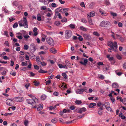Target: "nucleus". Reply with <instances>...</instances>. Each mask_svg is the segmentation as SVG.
Wrapping results in <instances>:
<instances>
[{
    "label": "nucleus",
    "instance_id": "nucleus-1",
    "mask_svg": "<svg viewBox=\"0 0 126 126\" xmlns=\"http://www.w3.org/2000/svg\"><path fill=\"white\" fill-rule=\"evenodd\" d=\"M28 96L31 97L32 99H28L26 100L27 103L29 104L33 105L32 108L33 109L36 108V103L38 102V99L33 95L30 94L28 95Z\"/></svg>",
    "mask_w": 126,
    "mask_h": 126
},
{
    "label": "nucleus",
    "instance_id": "nucleus-2",
    "mask_svg": "<svg viewBox=\"0 0 126 126\" xmlns=\"http://www.w3.org/2000/svg\"><path fill=\"white\" fill-rule=\"evenodd\" d=\"M107 45L110 46L112 50L115 52L118 51V45L117 43L114 41V42L109 41H108L107 44Z\"/></svg>",
    "mask_w": 126,
    "mask_h": 126
},
{
    "label": "nucleus",
    "instance_id": "nucleus-3",
    "mask_svg": "<svg viewBox=\"0 0 126 126\" xmlns=\"http://www.w3.org/2000/svg\"><path fill=\"white\" fill-rule=\"evenodd\" d=\"M18 22L20 26L21 27L23 26L25 28H28V26L26 17H24L23 19L21 20L20 21H19Z\"/></svg>",
    "mask_w": 126,
    "mask_h": 126
},
{
    "label": "nucleus",
    "instance_id": "nucleus-4",
    "mask_svg": "<svg viewBox=\"0 0 126 126\" xmlns=\"http://www.w3.org/2000/svg\"><path fill=\"white\" fill-rule=\"evenodd\" d=\"M47 43L50 46H53L54 45V42L53 39L51 37H48L46 39Z\"/></svg>",
    "mask_w": 126,
    "mask_h": 126
},
{
    "label": "nucleus",
    "instance_id": "nucleus-5",
    "mask_svg": "<svg viewBox=\"0 0 126 126\" xmlns=\"http://www.w3.org/2000/svg\"><path fill=\"white\" fill-rule=\"evenodd\" d=\"M72 35V32L69 30L66 31L65 34V38L66 39H69L71 37Z\"/></svg>",
    "mask_w": 126,
    "mask_h": 126
},
{
    "label": "nucleus",
    "instance_id": "nucleus-6",
    "mask_svg": "<svg viewBox=\"0 0 126 126\" xmlns=\"http://www.w3.org/2000/svg\"><path fill=\"white\" fill-rule=\"evenodd\" d=\"M110 24V22L108 21H103L100 23V26L102 27H106Z\"/></svg>",
    "mask_w": 126,
    "mask_h": 126
},
{
    "label": "nucleus",
    "instance_id": "nucleus-7",
    "mask_svg": "<svg viewBox=\"0 0 126 126\" xmlns=\"http://www.w3.org/2000/svg\"><path fill=\"white\" fill-rule=\"evenodd\" d=\"M6 104L9 106H12L14 104V102L12 99H7L6 101Z\"/></svg>",
    "mask_w": 126,
    "mask_h": 126
},
{
    "label": "nucleus",
    "instance_id": "nucleus-8",
    "mask_svg": "<svg viewBox=\"0 0 126 126\" xmlns=\"http://www.w3.org/2000/svg\"><path fill=\"white\" fill-rule=\"evenodd\" d=\"M60 8H58L57 9V10H58L59 12H60L62 13H64L67 12L69 10V9L68 8H61L59 9Z\"/></svg>",
    "mask_w": 126,
    "mask_h": 126
},
{
    "label": "nucleus",
    "instance_id": "nucleus-9",
    "mask_svg": "<svg viewBox=\"0 0 126 126\" xmlns=\"http://www.w3.org/2000/svg\"><path fill=\"white\" fill-rule=\"evenodd\" d=\"M83 36L86 40H90L91 39V37L89 34H83Z\"/></svg>",
    "mask_w": 126,
    "mask_h": 126
},
{
    "label": "nucleus",
    "instance_id": "nucleus-10",
    "mask_svg": "<svg viewBox=\"0 0 126 126\" xmlns=\"http://www.w3.org/2000/svg\"><path fill=\"white\" fill-rule=\"evenodd\" d=\"M15 101L17 102H21L24 100V98L22 97H17L15 98Z\"/></svg>",
    "mask_w": 126,
    "mask_h": 126
},
{
    "label": "nucleus",
    "instance_id": "nucleus-11",
    "mask_svg": "<svg viewBox=\"0 0 126 126\" xmlns=\"http://www.w3.org/2000/svg\"><path fill=\"white\" fill-rule=\"evenodd\" d=\"M38 29L37 28L34 27L33 29V31L34 32V33H32V35L33 36H36L38 34V32H37Z\"/></svg>",
    "mask_w": 126,
    "mask_h": 126
},
{
    "label": "nucleus",
    "instance_id": "nucleus-12",
    "mask_svg": "<svg viewBox=\"0 0 126 126\" xmlns=\"http://www.w3.org/2000/svg\"><path fill=\"white\" fill-rule=\"evenodd\" d=\"M86 109L85 107L80 108L78 111V112L80 114H81L83 112H85L86 110Z\"/></svg>",
    "mask_w": 126,
    "mask_h": 126
},
{
    "label": "nucleus",
    "instance_id": "nucleus-13",
    "mask_svg": "<svg viewBox=\"0 0 126 126\" xmlns=\"http://www.w3.org/2000/svg\"><path fill=\"white\" fill-rule=\"evenodd\" d=\"M40 49L43 50L45 51H47L48 49V47L47 46L43 45L40 47Z\"/></svg>",
    "mask_w": 126,
    "mask_h": 126
},
{
    "label": "nucleus",
    "instance_id": "nucleus-14",
    "mask_svg": "<svg viewBox=\"0 0 126 126\" xmlns=\"http://www.w3.org/2000/svg\"><path fill=\"white\" fill-rule=\"evenodd\" d=\"M85 90L84 89H77L76 90V92L77 93L79 94H81L83 93V92H84Z\"/></svg>",
    "mask_w": 126,
    "mask_h": 126
},
{
    "label": "nucleus",
    "instance_id": "nucleus-15",
    "mask_svg": "<svg viewBox=\"0 0 126 126\" xmlns=\"http://www.w3.org/2000/svg\"><path fill=\"white\" fill-rule=\"evenodd\" d=\"M95 13L94 12L92 11L89 14H87V16L88 17L90 18L91 17H93L95 15Z\"/></svg>",
    "mask_w": 126,
    "mask_h": 126
},
{
    "label": "nucleus",
    "instance_id": "nucleus-16",
    "mask_svg": "<svg viewBox=\"0 0 126 126\" xmlns=\"http://www.w3.org/2000/svg\"><path fill=\"white\" fill-rule=\"evenodd\" d=\"M59 105V104H57L54 106V107H53L52 106H50L49 108V109L50 110H56V106Z\"/></svg>",
    "mask_w": 126,
    "mask_h": 126
},
{
    "label": "nucleus",
    "instance_id": "nucleus-17",
    "mask_svg": "<svg viewBox=\"0 0 126 126\" xmlns=\"http://www.w3.org/2000/svg\"><path fill=\"white\" fill-rule=\"evenodd\" d=\"M50 51L51 53L55 54L57 52V50L54 48L52 47L50 49Z\"/></svg>",
    "mask_w": 126,
    "mask_h": 126
},
{
    "label": "nucleus",
    "instance_id": "nucleus-18",
    "mask_svg": "<svg viewBox=\"0 0 126 126\" xmlns=\"http://www.w3.org/2000/svg\"><path fill=\"white\" fill-rule=\"evenodd\" d=\"M43 108V105L42 104H39L37 108V110L38 111L42 110Z\"/></svg>",
    "mask_w": 126,
    "mask_h": 126
},
{
    "label": "nucleus",
    "instance_id": "nucleus-19",
    "mask_svg": "<svg viewBox=\"0 0 126 126\" xmlns=\"http://www.w3.org/2000/svg\"><path fill=\"white\" fill-rule=\"evenodd\" d=\"M88 62L87 60V59H84V62L82 61H80L79 63L82 65H86Z\"/></svg>",
    "mask_w": 126,
    "mask_h": 126
},
{
    "label": "nucleus",
    "instance_id": "nucleus-20",
    "mask_svg": "<svg viewBox=\"0 0 126 126\" xmlns=\"http://www.w3.org/2000/svg\"><path fill=\"white\" fill-rule=\"evenodd\" d=\"M96 104L95 103H91L88 106V107L90 108H91L94 107V106H96Z\"/></svg>",
    "mask_w": 126,
    "mask_h": 126
},
{
    "label": "nucleus",
    "instance_id": "nucleus-21",
    "mask_svg": "<svg viewBox=\"0 0 126 126\" xmlns=\"http://www.w3.org/2000/svg\"><path fill=\"white\" fill-rule=\"evenodd\" d=\"M103 105H104L106 108L107 107L110 106V104L108 102H106L104 103V104Z\"/></svg>",
    "mask_w": 126,
    "mask_h": 126
},
{
    "label": "nucleus",
    "instance_id": "nucleus-22",
    "mask_svg": "<svg viewBox=\"0 0 126 126\" xmlns=\"http://www.w3.org/2000/svg\"><path fill=\"white\" fill-rule=\"evenodd\" d=\"M112 87L113 88H117L118 87V85L116 83H114L112 84Z\"/></svg>",
    "mask_w": 126,
    "mask_h": 126
},
{
    "label": "nucleus",
    "instance_id": "nucleus-23",
    "mask_svg": "<svg viewBox=\"0 0 126 126\" xmlns=\"http://www.w3.org/2000/svg\"><path fill=\"white\" fill-rule=\"evenodd\" d=\"M37 20L38 21H41V15L40 14H38L37 16Z\"/></svg>",
    "mask_w": 126,
    "mask_h": 126
},
{
    "label": "nucleus",
    "instance_id": "nucleus-24",
    "mask_svg": "<svg viewBox=\"0 0 126 126\" xmlns=\"http://www.w3.org/2000/svg\"><path fill=\"white\" fill-rule=\"evenodd\" d=\"M58 66L59 67V68H67V66L66 65H63L61 64H59L58 65Z\"/></svg>",
    "mask_w": 126,
    "mask_h": 126
},
{
    "label": "nucleus",
    "instance_id": "nucleus-25",
    "mask_svg": "<svg viewBox=\"0 0 126 126\" xmlns=\"http://www.w3.org/2000/svg\"><path fill=\"white\" fill-rule=\"evenodd\" d=\"M88 22L90 25H93V24L92 19L91 18L89 17H88Z\"/></svg>",
    "mask_w": 126,
    "mask_h": 126
},
{
    "label": "nucleus",
    "instance_id": "nucleus-26",
    "mask_svg": "<svg viewBox=\"0 0 126 126\" xmlns=\"http://www.w3.org/2000/svg\"><path fill=\"white\" fill-rule=\"evenodd\" d=\"M33 83H34V85L36 86H38L40 84V82L36 80H35L33 81Z\"/></svg>",
    "mask_w": 126,
    "mask_h": 126
},
{
    "label": "nucleus",
    "instance_id": "nucleus-27",
    "mask_svg": "<svg viewBox=\"0 0 126 126\" xmlns=\"http://www.w3.org/2000/svg\"><path fill=\"white\" fill-rule=\"evenodd\" d=\"M99 11L100 13L101 14L102 16H105L106 15V14L101 9H100Z\"/></svg>",
    "mask_w": 126,
    "mask_h": 126
},
{
    "label": "nucleus",
    "instance_id": "nucleus-28",
    "mask_svg": "<svg viewBox=\"0 0 126 126\" xmlns=\"http://www.w3.org/2000/svg\"><path fill=\"white\" fill-rule=\"evenodd\" d=\"M69 26L71 29H74L75 28V25L73 24H70Z\"/></svg>",
    "mask_w": 126,
    "mask_h": 126
},
{
    "label": "nucleus",
    "instance_id": "nucleus-29",
    "mask_svg": "<svg viewBox=\"0 0 126 126\" xmlns=\"http://www.w3.org/2000/svg\"><path fill=\"white\" fill-rule=\"evenodd\" d=\"M80 28L81 30L84 31H86L87 30V28H85L83 26H80Z\"/></svg>",
    "mask_w": 126,
    "mask_h": 126
},
{
    "label": "nucleus",
    "instance_id": "nucleus-30",
    "mask_svg": "<svg viewBox=\"0 0 126 126\" xmlns=\"http://www.w3.org/2000/svg\"><path fill=\"white\" fill-rule=\"evenodd\" d=\"M75 103L78 105H79L82 103V102L81 100H77L75 101Z\"/></svg>",
    "mask_w": 126,
    "mask_h": 126
},
{
    "label": "nucleus",
    "instance_id": "nucleus-31",
    "mask_svg": "<svg viewBox=\"0 0 126 126\" xmlns=\"http://www.w3.org/2000/svg\"><path fill=\"white\" fill-rule=\"evenodd\" d=\"M59 11L58 12H55V14L58 16V18L61 19L62 18V17L60 14L59 13Z\"/></svg>",
    "mask_w": 126,
    "mask_h": 126
},
{
    "label": "nucleus",
    "instance_id": "nucleus-32",
    "mask_svg": "<svg viewBox=\"0 0 126 126\" xmlns=\"http://www.w3.org/2000/svg\"><path fill=\"white\" fill-rule=\"evenodd\" d=\"M60 24V22L58 21H56L54 23V25L57 26L59 25Z\"/></svg>",
    "mask_w": 126,
    "mask_h": 126
},
{
    "label": "nucleus",
    "instance_id": "nucleus-33",
    "mask_svg": "<svg viewBox=\"0 0 126 126\" xmlns=\"http://www.w3.org/2000/svg\"><path fill=\"white\" fill-rule=\"evenodd\" d=\"M38 72L39 73H45L47 72V71H45L42 69H40L38 71Z\"/></svg>",
    "mask_w": 126,
    "mask_h": 126
},
{
    "label": "nucleus",
    "instance_id": "nucleus-34",
    "mask_svg": "<svg viewBox=\"0 0 126 126\" xmlns=\"http://www.w3.org/2000/svg\"><path fill=\"white\" fill-rule=\"evenodd\" d=\"M28 46L26 44H25L24 45L23 49L24 50H28L29 49Z\"/></svg>",
    "mask_w": 126,
    "mask_h": 126
},
{
    "label": "nucleus",
    "instance_id": "nucleus-35",
    "mask_svg": "<svg viewBox=\"0 0 126 126\" xmlns=\"http://www.w3.org/2000/svg\"><path fill=\"white\" fill-rule=\"evenodd\" d=\"M62 75L65 79H66L67 78V76L66 75V74L65 73H62Z\"/></svg>",
    "mask_w": 126,
    "mask_h": 126
},
{
    "label": "nucleus",
    "instance_id": "nucleus-36",
    "mask_svg": "<svg viewBox=\"0 0 126 126\" xmlns=\"http://www.w3.org/2000/svg\"><path fill=\"white\" fill-rule=\"evenodd\" d=\"M46 98V96L45 94L42 95L41 96V99L44 100Z\"/></svg>",
    "mask_w": 126,
    "mask_h": 126
},
{
    "label": "nucleus",
    "instance_id": "nucleus-37",
    "mask_svg": "<svg viewBox=\"0 0 126 126\" xmlns=\"http://www.w3.org/2000/svg\"><path fill=\"white\" fill-rule=\"evenodd\" d=\"M93 34L97 36H100V34L97 32H94L93 33Z\"/></svg>",
    "mask_w": 126,
    "mask_h": 126
},
{
    "label": "nucleus",
    "instance_id": "nucleus-38",
    "mask_svg": "<svg viewBox=\"0 0 126 126\" xmlns=\"http://www.w3.org/2000/svg\"><path fill=\"white\" fill-rule=\"evenodd\" d=\"M25 87L27 89H28V88L29 87L30 85V83L29 82H28L27 83H25Z\"/></svg>",
    "mask_w": 126,
    "mask_h": 126
},
{
    "label": "nucleus",
    "instance_id": "nucleus-39",
    "mask_svg": "<svg viewBox=\"0 0 126 126\" xmlns=\"http://www.w3.org/2000/svg\"><path fill=\"white\" fill-rule=\"evenodd\" d=\"M61 21L62 22H67V19L65 17H63L61 20Z\"/></svg>",
    "mask_w": 126,
    "mask_h": 126
},
{
    "label": "nucleus",
    "instance_id": "nucleus-40",
    "mask_svg": "<svg viewBox=\"0 0 126 126\" xmlns=\"http://www.w3.org/2000/svg\"><path fill=\"white\" fill-rule=\"evenodd\" d=\"M121 102H122L123 103L124 105H126V99L124 98L122 99Z\"/></svg>",
    "mask_w": 126,
    "mask_h": 126
},
{
    "label": "nucleus",
    "instance_id": "nucleus-41",
    "mask_svg": "<svg viewBox=\"0 0 126 126\" xmlns=\"http://www.w3.org/2000/svg\"><path fill=\"white\" fill-rule=\"evenodd\" d=\"M40 63L43 66H45L47 65V63H45L44 61L41 62Z\"/></svg>",
    "mask_w": 126,
    "mask_h": 126
},
{
    "label": "nucleus",
    "instance_id": "nucleus-42",
    "mask_svg": "<svg viewBox=\"0 0 126 126\" xmlns=\"http://www.w3.org/2000/svg\"><path fill=\"white\" fill-rule=\"evenodd\" d=\"M36 61L37 63L39 64L41 62L40 61V58L39 57H37L36 58Z\"/></svg>",
    "mask_w": 126,
    "mask_h": 126
},
{
    "label": "nucleus",
    "instance_id": "nucleus-43",
    "mask_svg": "<svg viewBox=\"0 0 126 126\" xmlns=\"http://www.w3.org/2000/svg\"><path fill=\"white\" fill-rule=\"evenodd\" d=\"M125 6L124 5L121 6L120 7V8L122 11H123L125 9Z\"/></svg>",
    "mask_w": 126,
    "mask_h": 126
},
{
    "label": "nucleus",
    "instance_id": "nucleus-44",
    "mask_svg": "<svg viewBox=\"0 0 126 126\" xmlns=\"http://www.w3.org/2000/svg\"><path fill=\"white\" fill-rule=\"evenodd\" d=\"M28 123V121L27 120H25L24 122V125L26 126H27Z\"/></svg>",
    "mask_w": 126,
    "mask_h": 126
},
{
    "label": "nucleus",
    "instance_id": "nucleus-45",
    "mask_svg": "<svg viewBox=\"0 0 126 126\" xmlns=\"http://www.w3.org/2000/svg\"><path fill=\"white\" fill-rule=\"evenodd\" d=\"M51 82V81L50 80H49L46 82V83L47 85H48L50 84Z\"/></svg>",
    "mask_w": 126,
    "mask_h": 126
},
{
    "label": "nucleus",
    "instance_id": "nucleus-46",
    "mask_svg": "<svg viewBox=\"0 0 126 126\" xmlns=\"http://www.w3.org/2000/svg\"><path fill=\"white\" fill-rule=\"evenodd\" d=\"M18 26V25L17 23L16 22L13 25V28H16Z\"/></svg>",
    "mask_w": 126,
    "mask_h": 126
},
{
    "label": "nucleus",
    "instance_id": "nucleus-47",
    "mask_svg": "<svg viewBox=\"0 0 126 126\" xmlns=\"http://www.w3.org/2000/svg\"><path fill=\"white\" fill-rule=\"evenodd\" d=\"M23 37L26 40H27L28 38L30 37V36L28 35H24Z\"/></svg>",
    "mask_w": 126,
    "mask_h": 126
},
{
    "label": "nucleus",
    "instance_id": "nucleus-48",
    "mask_svg": "<svg viewBox=\"0 0 126 126\" xmlns=\"http://www.w3.org/2000/svg\"><path fill=\"white\" fill-rule=\"evenodd\" d=\"M97 105L98 106L100 107L102 105V104L101 102H99L97 103Z\"/></svg>",
    "mask_w": 126,
    "mask_h": 126
},
{
    "label": "nucleus",
    "instance_id": "nucleus-49",
    "mask_svg": "<svg viewBox=\"0 0 126 126\" xmlns=\"http://www.w3.org/2000/svg\"><path fill=\"white\" fill-rule=\"evenodd\" d=\"M116 57L119 60H120L122 59V57L121 56L119 55H117L116 56Z\"/></svg>",
    "mask_w": 126,
    "mask_h": 126
},
{
    "label": "nucleus",
    "instance_id": "nucleus-50",
    "mask_svg": "<svg viewBox=\"0 0 126 126\" xmlns=\"http://www.w3.org/2000/svg\"><path fill=\"white\" fill-rule=\"evenodd\" d=\"M106 109L108 111H110L112 110V109L110 106L107 107L106 108Z\"/></svg>",
    "mask_w": 126,
    "mask_h": 126
},
{
    "label": "nucleus",
    "instance_id": "nucleus-51",
    "mask_svg": "<svg viewBox=\"0 0 126 126\" xmlns=\"http://www.w3.org/2000/svg\"><path fill=\"white\" fill-rule=\"evenodd\" d=\"M10 74L13 76H15L16 75V74L15 72H13V71H12L10 73Z\"/></svg>",
    "mask_w": 126,
    "mask_h": 126
},
{
    "label": "nucleus",
    "instance_id": "nucleus-52",
    "mask_svg": "<svg viewBox=\"0 0 126 126\" xmlns=\"http://www.w3.org/2000/svg\"><path fill=\"white\" fill-rule=\"evenodd\" d=\"M105 3L106 5H109L110 4L109 1L107 0H105Z\"/></svg>",
    "mask_w": 126,
    "mask_h": 126
},
{
    "label": "nucleus",
    "instance_id": "nucleus-53",
    "mask_svg": "<svg viewBox=\"0 0 126 126\" xmlns=\"http://www.w3.org/2000/svg\"><path fill=\"white\" fill-rule=\"evenodd\" d=\"M46 52L44 51H41L39 53V55H41V54H46Z\"/></svg>",
    "mask_w": 126,
    "mask_h": 126
},
{
    "label": "nucleus",
    "instance_id": "nucleus-54",
    "mask_svg": "<svg viewBox=\"0 0 126 126\" xmlns=\"http://www.w3.org/2000/svg\"><path fill=\"white\" fill-rule=\"evenodd\" d=\"M18 4V2L17 1H15L13 2V4L15 6H17Z\"/></svg>",
    "mask_w": 126,
    "mask_h": 126
},
{
    "label": "nucleus",
    "instance_id": "nucleus-55",
    "mask_svg": "<svg viewBox=\"0 0 126 126\" xmlns=\"http://www.w3.org/2000/svg\"><path fill=\"white\" fill-rule=\"evenodd\" d=\"M80 6L82 7H85V5L84 3L83 2H82L80 4Z\"/></svg>",
    "mask_w": 126,
    "mask_h": 126
},
{
    "label": "nucleus",
    "instance_id": "nucleus-56",
    "mask_svg": "<svg viewBox=\"0 0 126 126\" xmlns=\"http://www.w3.org/2000/svg\"><path fill=\"white\" fill-rule=\"evenodd\" d=\"M98 77L99 79H103L104 78V77L102 75H101L98 76Z\"/></svg>",
    "mask_w": 126,
    "mask_h": 126
},
{
    "label": "nucleus",
    "instance_id": "nucleus-57",
    "mask_svg": "<svg viewBox=\"0 0 126 126\" xmlns=\"http://www.w3.org/2000/svg\"><path fill=\"white\" fill-rule=\"evenodd\" d=\"M51 6L53 7H57V5L54 3H53L51 4Z\"/></svg>",
    "mask_w": 126,
    "mask_h": 126
},
{
    "label": "nucleus",
    "instance_id": "nucleus-58",
    "mask_svg": "<svg viewBox=\"0 0 126 126\" xmlns=\"http://www.w3.org/2000/svg\"><path fill=\"white\" fill-rule=\"evenodd\" d=\"M34 69H36L38 70L39 68V67L37 65H34Z\"/></svg>",
    "mask_w": 126,
    "mask_h": 126
},
{
    "label": "nucleus",
    "instance_id": "nucleus-59",
    "mask_svg": "<svg viewBox=\"0 0 126 126\" xmlns=\"http://www.w3.org/2000/svg\"><path fill=\"white\" fill-rule=\"evenodd\" d=\"M75 106L74 105H73L71 106L70 107V108L72 110H73L75 109Z\"/></svg>",
    "mask_w": 126,
    "mask_h": 126
},
{
    "label": "nucleus",
    "instance_id": "nucleus-60",
    "mask_svg": "<svg viewBox=\"0 0 126 126\" xmlns=\"http://www.w3.org/2000/svg\"><path fill=\"white\" fill-rule=\"evenodd\" d=\"M46 9L47 8L46 6H43L41 7V10H46Z\"/></svg>",
    "mask_w": 126,
    "mask_h": 126
},
{
    "label": "nucleus",
    "instance_id": "nucleus-61",
    "mask_svg": "<svg viewBox=\"0 0 126 126\" xmlns=\"http://www.w3.org/2000/svg\"><path fill=\"white\" fill-rule=\"evenodd\" d=\"M102 112L103 111L102 110H99L98 111V113L99 115H102Z\"/></svg>",
    "mask_w": 126,
    "mask_h": 126
},
{
    "label": "nucleus",
    "instance_id": "nucleus-62",
    "mask_svg": "<svg viewBox=\"0 0 126 126\" xmlns=\"http://www.w3.org/2000/svg\"><path fill=\"white\" fill-rule=\"evenodd\" d=\"M118 25L119 27H122L123 26V24L121 22H119L118 23Z\"/></svg>",
    "mask_w": 126,
    "mask_h": 126
},
{
    "label": "nucleus",
    "instance_id": "nucleus-63",
    "mask_svg": "<svg viewBox=\"0 0 126 126\" xmlns=\"http://www.w3.org/2000/svg\"><path fill=\"white\" fill-rule=\"evenodd\" d=\"M21 65L22 66H26L27 65V64L26 63H25L24 62H22L21 63Z\"/></svg>",
    "mask_w": 126,
    "mask_h": 126
},
{
    "label": "nucleus",
    "instance_id": "nucleus-64",
    "mask_svg": "<svg viewBox=\"0 0 126 126\" xmlns=\"http://www.w3.org/2000/svg\"><path fill=\"white\" fill-rule=\"evenodd\" d=\"M16 37L20 39H21L23 38L22 35L17 36H16Z\"/></svg>",
    "mask_w": 126,
    "mask_h": 126
}]
</instances>
